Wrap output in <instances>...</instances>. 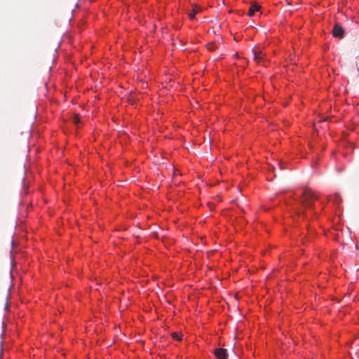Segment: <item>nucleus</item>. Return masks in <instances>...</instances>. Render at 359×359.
I'll return each mask as SVG.
<instances>
[{
    "instance_id": "obj_5",
    "label": "nucleus",
    "mask_w": 359,
    "mask_h": 359,
    "mask_svg": "<svg viewBox=\"0 0 359 359\" xmlns=\"http://www.w3.org/2000/svg\"><path fill=\"white\" fill-rule=\"evenodd\" d=\"M260 8H261V6L259 5H258L257 4H252L249 8L248 15L250 17L254 15L256 11H258L260 9Z\"/></svg>"
},
{
    "instance_id": "obj_6",
    "label": "nucleus",
    "mask_w": 359,
    "mask_h": 359,
    "mask_svg": "<svg viewBox=\"0 0 359 359\" xmlns=\"http://www.w3.org/2000/svg\"><path fill=\"white\" fill-rule=\"evenodd\" d=\"M200 8L196 6H194L192 11L189 13V17L191 20H194L196 15L199 12Z\"/></svg>"
},
{
    "instance_id": "obj_9",
    "label": "nucleus",
    "mask_w": 359,
    "mask_h": 359,
    "mask_svg": "<svg viewBox=\"0 0 359 359\" xmlns=\"http://www.w3.org/2000/svg\"><path fill=\"white\" fill-rule=\"evenodd\" d=\"M208 48L210 50H214V48H215V46H214V45H213V44H210H210H208Z\"/></svg>"
},
{
    "instance_id": "obj_8",
    "label": "nucleus",
    "mask_w": 359,
    "mask_h": 359,
    "mask_svg": "<svg viewBox=\"0 0 359 359\" xmlns=\"http://www.w3.org/2000/svg\"><path fill=\"white\" fill-rule=\"evenodd\" d=\"M171 335L176 340L180 341L182 339V337L177 332H172Z\"/></svg>"
},
{
    "instance_id": "obj_10",
    "label": "nucleus",
    "mask_w": 359,
    "mask_h": 359,
    "mask_svg": "<svg viewBox=\"0 0 359 359\" xmlns=\"http://www.w3.org/2000/svg\"><path fill=\"white\" fill-rule=\"evenodd\" d=\"M356 65H357V68H358V70L359 71V55L356 58Z\"/></svg>"
},
{
    "instance_id": "obj_3",
    "label": "nucleus",
    "mask_w": 359,
    "mask_h": 359,
    "mask_svg": "<svg viewBox=\"0 0 359 359\" xmlns=\"http://www.w3.org/2000/svg\"><path fill=\"white\" fill-rule=\"evenodd\" d=\"M332 34L334 37L342 39L344 36V29L339 24H336L333 27Z\"/></svg>"
},
{
    "instance_id": "obj_2",
    "label": "nucleus",
    "mask_w": 359,
    "mask_h": 359,
    "mask_svg": "<svg viewBox=\"0 0 359 359\" xmlns=\"http://www.w3.org/2000/svg\"><path fill=\"white\" fill-rule=\"evenodd\" d=\"M253 59L257 64H261L263 66H266V60L264 59V54L262 51H252Z\"/></svg>"
},
{
    "instance_id": "obj_1",
    "label": "nucleus",
    "mask_w": 359,
    "mask_h": 359,
    "mask_svg": "<svg viewBox=\"0 0 359 359\" xmlns=\"http://www.w3.org/2000/svg\"><path fill=\"white\" fill-rule=\"evenodd\" d=\"M317 198L314 196L310 189H305L302 195L301 203L305 208H311L313 202Z\"/></svg>"
},
{
    "instance_id": "obj_4",
    "label": "nucleus",
    "mask_w": 359,
    "mask_h": 359,
    "mask_svg": "<svg viewBox=\"0 0 359 359\" xmlns=\"http://www.w3.org/2000/svg\"><path fill=\"white\" fill-rule=\"evenodd\" d=\"M215 355L218 359H228L227 351L225 348H216L215 350Z\"/></svg>"
},
{
    "instance_id": "obj_7",
    "label": "nucleus",
    "mask_w": 359,
    "mask_h": 359,
    "mask_svg": "<svg viewBox=\"0 0 359 359\" xmlns=\"http://www.w3.org/2000/svg\"><path fill=\"white\" fill-rule=\"evenodd\" d=\"M72 121H73V123L75 124V125H78L80 121H81V117H80V115L78 114H75L74 116H73V118H72Z\"/></svg>"
}]
</instances>
